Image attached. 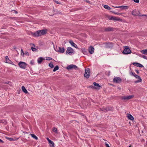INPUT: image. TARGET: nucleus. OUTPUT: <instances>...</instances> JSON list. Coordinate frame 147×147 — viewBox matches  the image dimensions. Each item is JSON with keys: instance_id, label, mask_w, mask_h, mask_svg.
<instances>
[{"instance_id": "obj_1", "label": "nucleus", "mask_w": 147, "mask_h": 147, "mask_svg": "<svg viewBox=\"0 0 147 147\" xmlns=\"http://www.w3.org/2000/svg\"><path fill=\"white\" fill-rule=\"evenodd\" d=\"M134 16H147L146 15H141L139 13V11L137 12L136 9H135L132 11L131 13Z\"/></svg>"}, {"instance_id": "obj_2", "label": "nucleus", "mask_w": 147, "mask_h": 147, "mask_svg": "<svg viewBox=\"0 0 147 147\" xmlns=\"http://www.w3.org/2000/svg\"><path fill=\"white\" fill-rule=\"evenodd\" d=\"M74 52H75L72 48L70 47H68L67 49L66 54H69L71 55L72 54H74Z\"/></svg>"}, {"instance_id": "obj_3", "label": "nucleus", "mask_w": 147, "mask_h": 147, "mask_svg": "<svg viewBox=\"0 0 147 147\" xmlns=\"http://www.w3.org/2000/svg\"><path fill=\"white\" fill-rule=\"evenodd\" d=\"M131 51L127 47H125V48L123 52V54H128L131 53Z\"/></svg>"}, {"instance_id": "obj_4", "label": "nucleus", "mask_w": 147, "mask_h": 147, "mask_svg": "<svg viewBox=\"0 0 147 147\" xmlns=\"http://www.w3.org/2000/svg\"><path fill=\"white\" fill-rule=\"evenodd\" d=\"M90 69L89 68L86 69L85 71L84 77L87 78H88L90 76Z\"/></svg>"}, {"instance_id": "obj_5", "label": "nucleus", "mask_w": 147, "mask_h": 147, "mask_svg": "<svg viewBox=\"0 0 147 147\" xmlns=\"http://www.w3.org/2000/svg\"><path fill=\"white\" fill-rule=\"evenodd\" d=\"M18 65L21 68L25 69L26 67L27 64L26 63L22 61H20L18 63Z\"/></svg>"}, {"instance_id": "obj_6", "label": "nucleus", "mask_w": 147, "mask_h": 147, "mask_svg": "<svg viewBox=\"0 0 147 147\" xmlns=\"http://www.w3.org/2000/svg\"><path fill=\"white\" fill-rule=\"evenodd\" d=\"M55 51L57 52H59L60 53H63L64 52L65 49L63 47H58L57 48Z\"/></svg>"}, {"instance_id": "obj_7", "label": "nucleus", "mask_w": 147, "mask_h": 147, "mask_svg": "<svg viewBox=\"0 0 147 147\" xmlns=\"http://www.w3.org/2000/svg\"><path fill=\"white\" fill-rule=\"evenodd\" d=\"M134 97L133 95L126 96H123L121 97V98L122 100H128L131 99L132 98Z\"/></svg>"}, {"instance_id": "obj_8", "label": "nucleus", "mask_w": 147, "mask_h": 147, "mask_svg": "<svg viewBox=\"0 0 147 147\" xmlns=\"http://www.w3.org/2000/svg\"><path fill=\"white\" fill-rule=\"evenodd\" d=\"M121 79L119 77H115L113 79V82L114 83H119L121 82Z\"/></svg>"}, {"instance_id": "obj_9", "label": "nucleus", "mask_w": 147, "mask_h": 147, "mask_svg": "<svg viewBox=\"0 0 147 147\" xmlns=\"http://www.w3.org/2000/svg\"><path fill=\"white\" fill-rule=\"evenodd\" d=\"M110 20H112L114 21H121V20L119 18L115 17V16H111L109 18Z\"/></svg>"}, {"instance_id": "obj_10", "label": "nucleus", "mask_w": 147, "mask_h": 147, "mask_svg": "<svg viewBox=\"0 0 147 147\" xmlns=\"http://www.w3.org/2000/svg\"><path fill=\"white\" fill-rule=\"evenodd\" d=\"M31 34L32 35L34 36L38 37L42 35L41 34V32H40V30L34 32H31Z\"/></svg>"}, {"instance_id": "obj_11", "label": "nucleus", "mask_w": 147, "mask_h": 147, "mask_svg": "<svg viewBox=\"0 0 147 147\" xmlns=\"http://www.w3.org/2000/svg\"><path fill=\"white\" fill-rule=\"evenodd\" d=\"M77 68V67L76 66L74 65H70L68 66L67 67V69L68 70L71 69H76Z\"/></svg>"}, {"instance_id": "obj_12", "label": "nucleus", "mask_w": 147, "mask_h": 147, "mask_svg": "<svg viewBox=\"0 0 147 147\" xmlns=\"http://www.w3.org/2000/svg\"><path fill=\"white\" fill-rule=\"evenodd\" d=\"M93 85L94 86L96 87H95V89H96L98 90H99L100 89V86L98 84L94 82L93 83Z\"/></svg>"}, {"instance_id": "obj_13", "label": "nucleus", "mask_w": 147, "mask_h": 147, "mask_svg": "<svg viewBox=\"0 0 147 147\" xmlns=\"http://www.w3.org/2000/svg\"><path fill=\"white\" fill-rule=\"evenodd\" d=\"M89 52L90 54H92L93 53L94 51V48L92 46H90L89 48Z\"/></svg>"}, {"instance_id": "obj_14", "label": "nucleus", "mask_w": 147, "mask_h": 147, "mask_svg": "<svg viewBox=\"0 0 147 147\" xmlns=\"http://www.w3.org/2000/svg\"><path fill=\"white\" fill-rule=\"evenodd\" d=\"M46 139L47 140H48V141L49 142V144H50V146H54V144L53 142L52 141L50 140L49 139V138H46Z\"/></svg>"}, {"instance_id": "obj_15", "label": "nucleus", "mask_w": 147, "mask_h": 147, "mask_svg": "<svg viewBox=\"0 0 147 147\" xmlns=\"http://www.w3.org/2000/svg\"><path fill=\"white\" fill-rule=\"evenodd\" d=\"M5 59L6 63L13 64V63L9 59V58L7 56L6 57Z\"/></svg>"}, {"instance_id": "obj_16", "label": "nucleus", "mask_w": 147, "mask_h": 147, "mask_svg": "<svg viewBox=\"0 0 147 147\" xmlns=\"http://www.w3.org/2000/svg\"><path fill=\"white\" fill-rule=\"evenodd\" d=\"M69 42L71 44V46L77 48L78 46L77 45L74 43L72 40H70L69 41Z\"/></svg>"}, {"instance_id": "obj_17", "label": "nucleus", "mask_w": 147, "mask_h": 147, "mask_svg": "<svg viewBox=\"0 0 147 147\" xmlns=\"http://www.w3.org/2000/svg\"><path fill=\"white\" fill-rule=\"evenodd\" d=\"M113 7L116 8H121V9H127L128 7L127 6H116Z\"/></svg>"}, {"instance_id": "obj_18", "label": "nucleus", "mask_w": 147, "mask_h": 147, "mask_svg": "<svg viewBox=\"0 0 147 147\" xmlns=\"http://www.w3.org/2000/svg\"><path fill=\"white\" fill-rule=\"evenodd\" d=\"M133 64L135 66L139 67H143V66L141 64L137 63H134Z\"/></svg>"}, {"instance_id": "obj_19", "label": "nucleus", "mask_w": 147, "mask_h": 147, "mask_svg": "<svg viewBox=\"0 0 147 147\" xmlns=\"http://www.w3.org/2000/svg\"><path fill=\"white\" fill-rule=\"evenodd\" d=\"M45 59L42 57H40L39 58L37 59V62L39 64H40L42 60Z\"/></svg>"}, {"instance_id": "obj_20", "label": "nucleus", "mask_w": 147, "mask_h": 147, "mask_svg": "<svg viewBox=\"0 0 147 147\" xmlns=\"http://www.w3.org/2000/svg\"><path fill=\"white\" fill-rule=\"evenodd\" d=\"M127 117L128 119H130L131 120H133L134 119V117L130 114H128L127 115Z\"/></svg>"}, {"instance_id": "obj_21", "label": "nucleus", "mask_w": 147, "mask_h": 147, "mask_svg": "<svg viewBox=\"0 0 147 147\" xmlns=\"http://www.w3.org/2000/svg\"><path fill=\"white\" fill-rule=\"evenodd\" d=\"M140 52L143 54L147 55V49L141 50Z\"/></svg>"}, {"instance_id": "obj_22", "label": "nucleus", "mask_w": 147, "mask_h": 147, "mask_svg": "<svg viewBox=\"0 0 147 147\" xmlns=\"http://www.w3.org/2000/svg\"><path fill=\"white\" fill-rule=\"evenodd\" d=\"M22 89L23 91L26 94L28 93V91L24 86H22Z\"/></svg>"}, {"instance_id": "obj_23", "label": "nucleus", "mask_w": 147, "mask_h": 147, "mask_svg": "<svg viewBox=\"0 0 147 147\" xmlns=\"http://www.w3.org/2000/svg\"><path fill=\"white\" fill-rule=\"evenodd\" d=\"M100 110L101 111H103V112H106L108 111H109L110 110L109 109L107 108H102V109H100Z\"/></svg>"}, {"instance_id": "obj_24", "label": "nucleus", "mask_w": 147, "mask_h": 147, "mask_svg": "<svg viewBox=\"0 0 147 147\" xmlns=\"http://www.w3.org/2000/svg\"><path fill=\"white\" fill-rule=\"evenodd\" d=\"M40 32H41V34L42 35L45 34L46 32V30H40Z\"/></svg>"}, {"instance_id": "obj_25", "label": "nucleus", "mask_w": 147, "mask_h": 147, "mask_svg": "<svg viewBox=\"0 0 147 147\" xmlns=\"http://www.w3.org/2000/svg\"><path fill=\"white\" fill-rule=\"evenodd\" d=\"M30 135L32 137L35 139L36 140H38V138L34 134H30Z\"/></svg>"}, {"instance_id": "obj_26", "label": "nucleus", "mask_w": 147, "mask_h": 147, "mask_svg": "<svg viewBox=\"0 0 147 147\" xmlns=\"http://www.w3.org/2000/svg\"><path fill=\"white\" fill-rule=\"evenodd\" d=\"M104 7L105 9L108 10H110L111 9V8H110L109 6L107 5H104Z\"/></svg>"}, {"instance_id": "obj_27", "label": "nucleus", "mask_w": 147, "mask_h": 147, "mask_svg": "<svg viewBox=\"0 0 147 147\" xmlns=\"http://www.w3.org/2000/svg\"><path fill=\"white\" fill-rule=\"evenodd\" d=\"M134 76L137 79H139V82H140L142 81V80L140 78V77L138 76L137 75H135Z\"/></svg>"}, {"instance_id": "obj_28", "label": "nucleus", "mask_w": 147, "mask_h": 147, "mask_svg": "<svg viewBox=\"0 0 147 147\" xmlns=\"http://www.w3.org/2000/svg\"><path fill=\"white\" fill-rule=\"evenodd\" d=\"M59 67L58 65H56L55 66V67H54V69L53 70V72H55L57 70L59 69Z\"/></svg>"}, {"instance_id": "obj_29", "label": "nucleus", "mask_w": 147, "mask_h": 147, "mask_svg": "<svg viewBox=\"0 0 147 147\" xmlns=\"http://www.w3.org/2000/svg\"><path fill=\"white\" fill-rule=\"evenodd\" d=\"M106 31H111L112 30V29L109 27L105 29Z\"/></svg>"}, {"instance_id": "obj_30", "label": "nucleus", "mask_w": 147, "mask_h": 147, "mask_svg": "<svg viewBox=\"0 0 147 147\" xmlns=\"http://www.w3.org/2000/svg\"><path fill=\"white\" fill-rule=\"evenodd\" d=\"M49 66L50 67L52 68L54 66L52 63H51L49 64Z\"/></svg>"}, {"instance_id": "obj_31", "label": "nucleus", "mask_w": 147, "mask_h": 147, "mask_svg": "<svg viewBox=\"0 0 147 147\" xmlns=\"http://www.w3.org/2000/svg\"><path fill=\"white\" fill-rule=\"evenodd\" d=\"M53 131L54 132H55L56 133L57 132V128L54 127L53 129Z\"/></svg>"}, {"instance_id": "obj_32", "label": "nucleus", "mask_w": 147, "mask_h": 147, "mask_svg": "<svg viewBox=\"0 0 147 147\" xmlns=\"http://www.w3.org/2000/svg\"><path fill=\"white\" fill-rule=\"evenodd\" d=\"M109 142H105V146L106 147H110L109 146V144H108V143H109Z\"/></svg>"}, {"instance_id": "obj_33", "label": "nucleus", "mask_w": 147, "mask_h": 147, "mask_svg": "<svg viewBox=\"0 0 147 147\" xmlns=\"http://www.w3.org/2000/svg\"><path fill=\"white\" fill-rule=\"evenodd\" d=\"M31 49L33 51H37V49L33 47H32Z\"/></svg>"}, {"instance_id": "obj_34", "label": "nucleus", "mask_w": 147, "mask_h": 147, "mask_svg": "<svg viewBox=\"0 0 147 147\" xmlns=\"http://www.w3.org/2000/svg\"><path fill=\"white\" fill-rule=\"evenodd\" d=\"M21 52L22 55L24 56V53L22 49H21Z\"/></svg>"}, {"instance_id": "obj_35", "label": "nucleus", "mask_w": 147, "mask_h": 147, "mask_svg": "<svg viewBox=\"0 0 147 147\" xmlns=\"http://www.w3.org/2000/svg\"><path fill=\"white\" fill-rule=\"evenodd\" d=\"M30 64L32 65L34 64V61L33 60H31L30 62Z\"/></svg>"}, {"instance_id": "obj_36", "label": "nucleus", "mask_w": 147, "mask_h": 147, "mask_svg": "<svg viewBox=\"0 0 147 147\" xmlns=\"http://www.w3.org/2000/svg\"><path fill=\"white\" fill-rule=\"evenodd\" d=\"M7 139L8 140L10 141H12L13 140V139L12 138H8Z\"/></svg>"}, {"instance_id": "obj_37", "label": "nucleus", "mask_w": 147, "mask_h": 147, "mask_svg": "<svg viewBox=\"0 0 147 147\" xmlns=\"http://www.w3.org/2000/svg\"><path fill=\"white\" fill-rule=\"evenodd\" d=\"M136 3H138L139 2V0H133Z\"/></svg>"}, {"instance_id": "obj_38", "label": "nucleus", "mask_w": 147, "mask_h": 147, "mask_svg": "<svg viewBox=\"0 0 147 147\" xmlns=\"http://www.w3.org/2000/svg\"><path fill=\"white\" fill-rule=\"evenodd\" d=\"M142 57L143 58H144V59H146V56H145V55H142Z\"/></svg>"}, {"instance_id": "obj_39", "label": "nucleus", "mask_w": 147, "mask_h": 147, "mask_svg": "<svg viewBox=\"0 0 147 147\" xmlns=\"http://www.w3.org/2000/svg\"><path fill=\"white\" fill-rule=\"evenodd\" d=\"M55 1V2L57 4H60V3L58 1Z\"/></svg>"}, {"instance_id": "obj_40", "label": "nucleus", "mask_w": 147, "mask_h": 147, "mask_svg": "<svg viewBox=\"0 0 147 147\" xmlns=\"http://www.w3.org/2000/svg\"><path fill=\"white\" fill-rule=\"evenodd\" d=\"M52 59L51 58L48 57V59H46V60H51Z\"/></svg>"}, {"instance_id": "obj_41", "label": "nucleus", "mask_w": 147, "mask_h": 147, "mask_svg": "<svg viewBox=\"0 0 147 147\" xmlns=\"http://www.w3.org/2000/svg\"><path fill=\"white\" fill-rule=\"evenodd\" d=\"M115 14L118 15H120L122 14L121 13H118V12L116 13Z\"/></svg>"}, {"instance_id": "obj_42", "label": "nucleus", "mask_w": 147, "mask_h": 147, "mask_svg": "<svg viewBox=\"0 0 147 147\" xmlns=\"http://www.w3.org/2000/svg\"><path fill=\"white\" fill-rule=\"evenodd\" d=\"M89 87L91 88H95V87H94L93 86H89Z\"/></svg>"}, {"instance_id": "obj_43", "label": "nucleus", "mask_w": 147, "mask_h": 147, "mask_svg": "<svg viewBox=\"0 0 147 147\" xmlns=\"http://www.w3.org/2000/svg\"><path fill=\"white\" fill-rule=\"evenodd\" d=\"M3 143V141L0 139V143Z\"/></svg>"}, {"instance_id": "obj_44", "label": "nucleus", "mask_w": 147, "mask_h": 147, "mask_svg": "<svg viewBox=\"0 0 147 147\" xmlns=\"http://www.w3.org/2000/svg\"><path fill=\"white\" fill-rule=\"evenodd\" d=\"M25 54L26 55H28V52L26 51L25 53Z\"/></svg>"}, {"instance_id": "obj_45", "label": "nucleus", "mask_w": 147, "mask_h": 147, "mask_svg": "<svg viewBox=\"0 0 147 147\" xmlns=\"http://www.w3.org/2000/svg\"><path fill=\"white\" fill-rule=\"evenodd\" d=\"M132 74L133 76H134L135 75H136L135 73H132Z\"/></svg>"}, {"instance_id": "obj_46", "label": "nucleus", "mask_w": 147, "mask_h": 147, "mask_svg": "<svg viewBox=\"0 0 147 147\" xmlns=\"http://www.w3.org/2000/svg\"><path fill=\"white\" fill-rule=\"evenodd\" d=\"M112 12L113 13H114V14H115V13H116V12H114V11H112Z\"/></svg>"}, {"instance_id": "obj_47", "label": "nucleus", "mask_w": 147, "mask_h": 147, "mask_svg": "<svg viewBox=\"0 0 147 147\" xmlns=\"http://www.w3.org/2000/svg\"><path fill=\"white\" fill-rule=\"evenodd\" d=\"M128 147H131V146H129Z\"/></svg>"}]
</instances>
